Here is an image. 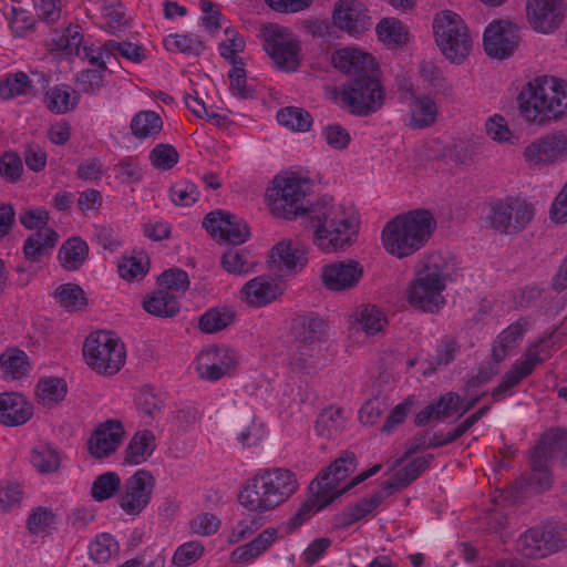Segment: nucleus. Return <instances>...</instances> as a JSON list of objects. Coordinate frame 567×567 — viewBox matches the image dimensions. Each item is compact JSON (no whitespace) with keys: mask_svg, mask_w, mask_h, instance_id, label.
Instances as JSON below:
<instances>
[{"mask_svg":"<svg viewBox=\"0 0 567 567\" xmlns=\"http://www.w3.org/2000/svg\"><path fill=\"white\" fill-rule=\"evenodd\" d=\"M308 178L293 174L276 176L274 187L268 189L267 198L272 213L285 219L301 218L315 228L313 237L320 249L336 251L350 245L355 234L354 219L347 217L342 207L334 205L332 197L323 195L309 204L307 196L311 189Z\"/></svg>","mask_w":567,"mask_h":567,"instance_id":"1","label":"nucleus"},{"mask_svg":"<svg viewBox=\"0 0 567 567\" xmlns=\"http://www.w3.org/2000/svg\"><path fill=\"white\" fill-rule=\"evenodd\" d=\"M436 226V219L429 209H411L385 224L381 234L382 244L390 255L402 259L422 249Z\"/></svg>","mask_w":567,"mask_h":567,"instance_id":"2","label":"nucleus"},{"mask_svg":"<svg viewBox=\"0 0 567 567\" xmlns=\"http://www.w3.org/2000/svg\"><path fill=\"white\" fill-rule=\"evenodd\" d=\"M520 114L530 123L544 125L567 115V82L538 76L517 96Z\"/></svg>","mask_w":567,"mask_h":567,"instance_id":"3","label":"nucleus"},{"mask_svg":"<svg viewBox=\"0 0 567 567\" xmlns=\"http://www.w3.org/2000/svg\"><path fill=\"white\" fill-rule=\"evenodd\" d=\"M297 489L298 481L290 470H265L247 481L238 502L248 511L267 512L285 503Z\"/></svg>","mask_w":567,"mask_h":567,"instance_id":"4","label":"nucleus"},{"mask_svg":"<svg viewBox=\"0 0 567 567\" xmlns=\"http://www.w3.org/2000/svg\"><path fill=\"white\" fill-rule=\"evenodd\" d=\"M446 269L447 266L441 258H431L408 287L409 303L423 312H437L445 305L442 292L449 279Z\"/></svg>","mask_w":567,"mask_h":567,"instance_id":"5","label":"nucleus"},{"mask_svg":"<svg viewBox=\"0 0 567 567\" xmlns=\"http://www.w3.org/2000/svg\"><path fill=\"white\" fill-rule=\"evenodd\" d=\"M380 70L348 79L340 92L341 103L355 116H369L384 104L385 91L379 79Z\"/></svg>","mask_w":567,"mask_h":567,"instance_id":"6","label":"nucleus"},{"mask_svg":"<svg viewBox=\"0 0 567 567\" xmlns=\"http://www.w3.org/2000/svg\"><path fill=\"white\" fill-rule=\"evenodd\" d=\"M435 41L442 54L452 63H462L472 50L468 28L453 11L436 13L433 21Z\"/></svg>","mask_w":567,"mask_h":567,"instance_id":"7","label":"nucleus"},{"mask_svg":"<svg viewBox=\"0 0 567 567\" xmlns=\"http://www.w3.org/2000/svg\"><path fill=\"white\" fill-rule=\"evenodd\" d=\"M86 363L99 373L113 375L125 361L124 344L109 331L90 333L83 344Z\"/></svg>","mask_w":567,"mask_h":567,"instance_id":"8","label":"nucleus"},{"mask_svg":"<svg viewBox=\"0 0 567 567\" xmlns=\"http://www.w3.org/2000/svg\"><path fill=\"white\" fill-rule=\"evenodd\" d=\"M535 208L519 197H506L492 205L491 227L504 235H517L532 221Z\"/></svg>","mask_w":567,"mask_h":567,"instance_id":"9","label":"nucleus"},{"mask_svg":"<svg viewBox=\"0 0 567 567\" xmlns=\"http://www.w3.org/2000/svg\"><path fill=\"white\" fill-rule=\"evenodd\" d=\"M519 27L508 20H494L485 29L483 47L493 59L505 60L514 54L520 42Z\"/></svg>","mask_w":567,"mask_h":567,"instance_id":"10","label":"nucleus"},{"mask_svg":"<svg viewBox=\"0 0 567 567\" xmlns=\"http://www.w3.org/2000/svg\"><path fill=\"white\" fill-rule=\"evenodd\" d=\"M264 50L280 68L295 70L298 65L297 45L285 39L284 29L274 23L264 24L260 29Z\"/></svg>","mask_w":567,"mask_h":567,"instance_id":"11","label":"nucleus"},{"mask_svg":"<svg viewBox=\"0 0 567 567\" xmlns=\"http://www.w3.org/2000/svg\"><path fill=\"white\" fill-rule=\"evenodd\" d=\"M333 24L350 35H359L372 25L365 4L358 0H338L332 12Z\"/></svg>","mask_w":567,"mask_h":567,"instance_id":"12","label":"nucleus"},{"mask_svg":"<svg viewBox=\"0 0 567 567\" xmlns=\"http://www.w3.org/2000/svg\"><path fill=\"white\" fill-rule=\"evenodd\" d=\"M526 11L532 28L542 33L554 32L566 16L564 0H527Z\"/></svg>","mask_w":567,"mask_h":567,"instance_id":"13","label":"nucleus"},{"mask_svg":"<svg viewBox=\"0 0 567 567\" xmlns=\"http://www.w3.org/2000/svg\"><path fill=\"white\" fill-rule=\"evenodd\" d=\"M154 485L153 475L138 470L125 482V491L120 497L121 508L130 515L140 514L150 503Z\"/></svg>","mask_w":567,"mask_h":567,"instance_id":"14","label":"nucleus"},{"mask_svg":"<svg viewBox=\"0 0 567 567\" xmlns=\"http://www.w3.org/2000/svg\"><path fill=\"white\" fill-rule=\"evenodd\" d=\"M567 152V134L555 132L535 140L524 151L525 161L529 166L554 163Z\"/></svg>","mask_w":567,"mask_h":567,"instance_id":"15","label":"nucleus"},{"mask_svg":"<svg viewBox=\"0 0 567 567\" xmlns=\"http://www.w3.org/2000/svg\"><path fill=\"white\" fill-rule=\"evenodd\" d=\"M362 276L363 267L353 259L324 265L321 272L324 287L331 291L352 289L359 284Z\"/></svg>","mask_w":567,"mask_h":567,"instance_id":"16","label":"nucleus"},{"mask_svg":"<svg viewBox=\"0 0 567 567\" xmlns=\"http://www.w3.org/2000/svg\"><path fill=\"white\" fill-rule=\"evenodd\" d=\"M550 458V446L538 444L530 456V471L525 472L519 480L522 488L530 493H542L551 485V474L548 462Z\"/></svg>","mask_w":567,"mask_h":567,"instance_id":"17","label":"nucleus"},{"mask_svg":"<svg viewBox=\"0 0 567 567\" xmlns=\"http://www.w3.org/2000/svg\"><path fill=\"white\" fill-rule=\"evenodd\" d=\"M124 433V427L117 420L101 423L87 441L90 454L99 460L109 457L121 445Z\"/></svg>","mask_w":567,"mask_h":567,"instance_id":"18","label":"nucleus"},{"mask_svg":"<svg viewBox=\"0 0 567 567\" xmlns=\"http://www.w3.org/2000/svg\"><path fill=\"white\" fill-rule=\"evenodd\" d=\"M331 62L336 69L349 79L371 73L379 66L374 58L357 48H342L332 53Z\"/></svg>","mask_w":567,"mask_h":567,"instance_id":"19","label":"nucleus"},{"mask_svg":"<svg viewBox=\"0 0 567 567\" xmlns=\"http://www.w3.org/2000/svg\"><path fill=\"white\" fill-rule=\"evenodd\" d=\"M33 415V406L27 398L17 392L0 393V423L6 426H19Z\"/></svg>","mask_w":567,"mask_h":567,"instance_id":"20","label":"nucleus"},{"mask_svg":"<svg viewBox=\"0 0 567 567\" xmlns=\"http://www.w3.org/2000/svg\"><path fill=\"white\" fill-rule=\"evenodd\" d=\"M272 267L290 271L301 270L308 262V248L300 241L282 240L276 244L270 254Z\"/></svg>","mask_w":567,"mask_h":567,"instance_id":"21","label":"nucleus"},{"mask_svg":"<svg viewBox=\"0 0 567 567\" xmlns=\"http://www.w3.org/2000/svg\"><path fill=\"white\" fill-rule=\"evenodd\" d=\"M327 329L326 321L315 312L297 315L292 318L290 334L298 344L320 342Z\"/></svg>","mask_w":567,"mask_h":567,"instance_id":"22","label":"nucleus"},{"mask_svg":"<svg viewBox=\"0 0 567 567\" xmlns=\"http://www.w3.org/2000/svg\"><path fill=\"white\" fill-rule=\"evenodd\" d=\"M241 293L250 305L262 307L280 297L284 287L269 276H258L244 285Z\"/></svg>","mask_w":567,"mask_h":567,"instance_id":"23","label":"nucleus"},{"mask_svg":"<svg viewBox=\"0 0 567 567\" xmlns=\"http://www.w3.org/2000/svg\"><path fill=\"white\" fill-rule=\"evenodd\" d=\"M461 398L456 392L440 395L422 409L414 417L416 426H425L433 420H445L461 409Z\"/></svg>","mask_w":567,"mask_h":567,"instance_id":"24","label":"nucleus"},{"mask_svg":"<svg viewBox=\"0 0 567 567\" xmlns=\"http://www.w3.org/2000/svg\"><path fill=\"white\" fill-rule=\"evenodd\" d=\"M384 499L382 492H377L371 497H362L354 505H349L342 512L333 516L332 524L338 529H344L352 524L359 522L375 508H378Z\"/></svg>","mask_w":567,"mask_h":567,"instance_id":"25","label":"nucleus"},{"mask_svg":"<svg viewBox=\"0 0 567 567\" xmlns=\"http://www.w3.org/2000/svg\"><path fill=\"white\" fill-rule=\"evenodd\" d=\"M334 480L331 471L323 470L309 484V492L318 501L319 508H326L348 492L347 485L339 488L340 482Z\"/></svg>","mask_w":567,"mask_h":567,"instance_id":"26","label":"nucleus"},{"mask_svg":"<svg viewBox=\"0 0 567 567\" xmlns=\"http://www.w3.org/2000/svg\"><path fill=\"white\" fill-rule=\"evenodd\" d=\"M89 245L81 237L68 238L59 248L58 260L68 271L79 270L89 257Z\"/></svg>","mask_w":567,"mask_h":567,"instance_id":"27","label":"nucleus"},{"mask_svg":"<svg viewBox=\"0 0 567 567\" xmlns=\"http://www.w3.org/2000/svg\"><path fill=\"white\" fill-rule=\"evenodd\" d=\"M155 450L156 442L154 433L150 430L137 431L126 446L124 464H142Z\"/></svg>","mask_w":567,"mask_h":567,"instance_id":"28","label":"nucleus"},{"mask_svg":"<svg viewBox=\"0 0 567 567\" xmlns=\"http://www.w3.org/2000/svg\"><path fill=\"white\" fill-rule=\"evenodd\" d=\"M143 308L152 316L173 318L179 312L181 303L174 295L165 289L158 288L145 297Z\"/></svg>","mask_w":567,"mask_h":567,"instance_id":"29","label":"nucleus"},{"mask_svg":"<svg viewBox=\"0 0 567 567\" xmlns=\"http://www.w3.org/2000/svg\"><path fill=\"white\" fill-rule=\"evenodd\" d=\"M435 102L427 95L413 96L410 103V127L422 130L430 127L436 120Z\"/></svg>","mask_w":567,"mask_h":567,"instance_id":"30","label":"nucleus"},{"mask_svg":"<svg viewBox=\"0 0 567 567\" xmlns=\"http://www.w3.org/2000/svg\"><path fill=\"white\" fill-rule=\"evenodd\" d=\"M130 127L140 140L155 138L163 128V120L155 111H140L133 116Z\"/></svg>","mask_w":567,"mask_h":567,"instance_id":"31","label":"nucleus"},{"mask_svg":"<svg viewBox=\"0 0 567 567\" xmlns=\"http://www.w3.org/2000/svg\"><path fill=\"white\" fill-rule=\"evenodd\" d=\"M542 527H533L522 534L516 540V550L527 558H543L548 556L547 546Z\"/></svg>","mask_w":567,"mask_h":567,"instance_id":"32","label":"nucleus"},{"mask_svg":"<svg viewBox=\"0 0 567 567\" xmlns=\"http://www.w3.org/2000/svg\"><path fill=\"white\" fill-rule=\"evenodd\" d=\"M55 301L66 311H81L87 306L85 291L73 282L60 285L53 292Z\"/></svg>","mask_w":567,"mask_h":567,"instance_id":"33","label":"nucleus"},{"mask_svg":"<svg viewBox=\"0 0 567 567\" xmlns=\"http://www.w3.org/2000/svg\"><path fill=\"white\" fill-rule=\"evenodd\" d=\"M377 35L386 45L402 47L409 41L405 25L395 18H383L377 24Z\"/></svg>","mask_w":567,"mask_h":567,"instance_id":"34","label":"nucleus"},{"mask_svg":"<svg viewBox=\"0 0 567 567\" xmlns=\"http://www.w3.org/2000/svg\"><path fill=\"white\" fill-rule=\"evenodd\" d=\"M39 402L44 406L52 408L63 401L66 395V382L61 378L41 379L37 386Z\"/></svg>","mask_w":567,"mask_h":567,"instance_id":"35","label":"nucleus"},{"mask_svg":"<svg viewBox=\"0 0 567 567\" xmlns=\"http://www.w3.org/2000/svg\"><path fill=\"white\" fill-rule=\"evenodd\" d=\"M235 312L227 307L212 308L204 312L198 320V328L204 333H215L233 323Z\"/></svg>","mask_w":567,"mask_h":567,"instance_id":"36","label":"nucleus"},{"mask_svg":"<svg viewBox=\"0 0 567 567\" xmlns=\"http://www.w3.org/2000/svg\"><path fill=\"white\" fill-rule=\"evenodd\" d=\"M277 121L296 132H308L313 123L312 115L307 110L297 106L280 109L277 112Z\"/></svg>","mask_w":567,"mask_h":567,"instance_id":"37","label":"nucleus"},{"mask_svg":"<svg viewBox=\"0 0 567 567\" xmlns=\"http://www.w3.org/2000/svg\"><path fill=\"white\" fill-rule=\"evenodd\" d=\"M30 93H33L32 80L22 71L8 74L0 81V97L2 100H11Z\"/></svg>","mask_w":567,"mask_h":567,"instance_id":"38","label":"nucleus"},{"mask_svg":"<svg viewBox=\"0 0 567 567\" xmlns=\"http://www.w3.org/2000/svg\"><path fill=\"white\" fill-rule=\"evenodd\" d=\"M543 362L544 359L537 353L527 352L523 361L515 363L512 369L503 375V380L513 389L525 378L529 377L535 368Z\"/></svg>","mask_w":567,"mask_h":567,"instance_id":"39","label":"nucleus"},{"mask_svg":"<svg viewBox=\"0 0 567 567\" xmlns=\"http://www.w3.org/2000/svg\"><path fill=\"white\" fill-rule=\"evenodd\" d=\"M121 487V478L115 472H105L99 475L91 487V496L103 502L113 497Z\"/></svg>","mask_w":567,"mask_h":567,"instance_id":"40","label":"nucleus"},{"mask_svg":"<svg viewBox=\"0 0 567 567\" xmlns=\"http://www.w3.org/2000/svg\"><path fill=\"white\" fill-rule=\"evenodd\" d=\"M342 410L330 406L317 417L315 429L318 435L332 437L343 427Z\"/></svg>","mask_w":567,"mask_h":567,"instance_id":"41","label":"nucleus"},{"mask_svg":"<svg viewBox=\"0 0 567 567\" xmlns=\"http://www.w3.org/2000/svg\"><path fill=\"white\" fill-rule=\"evenodd\" d=\"M83 35L80 33L79 25H70L65 29L64 33L58 39H52V51L62 52L66 55H80Z\"/></svg>","mask_w":567,"mask_h":567,"instance_id":"42","label":"nucleus"},{"mask_svg":"<svg viewBox=\"0 0 567 567\" xmlns=\"http://www.w3.org/2000/svg\"><path fill=\"white\" fill-rule=\"evenodd\" d=\"M103 51L106 52V59L120 54L133 63H141L146 58L142 45L128 41L107 40L103 44Z\"/></svg>","mask_w":567,"mask_h":567,"instance_id":"43","label":"nucleus"},{"mask_svg":"<svg viewBox=\"0 0 567 567\" xmlns=\"http://www.w3.org/2000/svg\"><path fill=\"white\" fill-rule=\"evenodd\" d=\"M71 94L68 85L54 86L44 96L47 107L55 114H64L76 106L78 97L70 100Z\"/></svg>","mask_w":567,"mask_h":567,"instance_id":"44","label":"nucleus"},{"mask_svg":"<svg viewBox=\"0 0 567 567\" xmlns=\"http://www.w3.org/2000/svg\"><path fill=\"white\" fill-rule=\"evenodd\" d=\"M59 235L54 229H48V236L44 241H35L33 238H27L23 244V256L27 260L39 262L42 257L50 254V250L56 245Z\"/></svg>","mask_w":567,"mask_h":567,"instance_id":"45","label":"nucleus"},{"mask_svg":"<svg viewBox=\"0 0 567 567\" xmlns=\"http://www.w3.org/2000/svg\"><path fill=\"white\" fill-rule=\"evenodd\" d=\"M204 360L216 362L226 375L230 374L238 364L236 351L228 347H217L200 352V361Z\"/></svg>","mask_w":567,"mask_h":567,"instance_id":"46","label":"nucleus"},{"mask_svg":"<svg viewBox=\"0 0 567 567\" xmlns=\"http://www.w3.org/2000/svg\"><path fill=\"white\" fill-rule=\"evenodd\" d=\"M0 365L6 373L19 378L28 371V357L22 350L9 349L0 355Z\"/></svg>","mask_w":567,"mask_h":567,"instance_id":"47","label":"nucleus"},{"mask_svg":"<svg viewBox=\"0 0 567 567\" xmlns=\"http://www.w3.org/2000/svg\"><path fill=\"white\" fill-rule=\"evenodd\" d=\"M229 224H225L220 238L233 246L246 243L250 237L248 224L240 217L229 214Z\"/></svg>","mask_w":567,"mask_h":567,"instance_id":"48","label":"nucleus"},{"mask_svg":"<svg viewBox=\"0 0 567 567\" xmlns=\"http://www.w3.org/2000/svg\"><path fill=\"white\" fill-rule=\"evenodd\" d=\"M358 322L367 334H375L386 323L384 313L375 306H362L358 311Z\"/></svg>","mask_w":567,"mask_h":567,"instance_id":"49","label":"nucleus"},{"mask_svg":"<svg viewBox=\"0 0 567 567\" xmlns=\"http://www.w3.org/2000/svg\"><path fill=\"white\" fill-rule=\"evenodd\" d=\"M120 550L118 543L110 534H101L90 545V555L96 563H107Z\"/></svg>","mask_w":567,"mask_h":567,"instance_id":"50","label":"nucleus"},{"mask_svg":"<svg viewBox=\"0 0 567 567\" xmlns=\"http://www.w3.org/2000/svg\"><path fill=\"white\" fill-rule=\"evenodd\" d=\"M322 508H319V503L311 495L308 499L301 503L296 514L287 522L282 523L281 528L286 534H291L308 522L312 515Z\"/></svg>","mask_w":567,"mask_h":567,"instance_id":"51","label":"nucleus"},{"mask_svg":"<svg viewBox=\"0 0 567 567\" xmlns=\"http://www.w3.org/2000/svg\"><path fill=\"white\" fill-rule=\"evenodd\" d=\"M179 159V154L171 144H157L150 153L151 164L162 171L172 169Z\"/></svg>","mask_w":567,"mask_h":567,"instance_id":"52","label":"nucleus"},{"mask_svg":"<svg viewBox=\"0 0 567 567\" xmlns=\"http://www.w3.org/2000/svg\"><path fill=\"white\" fill-rule=\"evenodd\" d=\"M248 251L238 249L235 246L228 248L221 256V267L230 274L243 275L250 271L247 260Z\"/></svg>","mask_w":567,"mask_h":567,"instance_id":"53","label":"nucleus"},{"mask_svg":"<svg viewBox=\"0 0 567 567\" xmlns=\"http://www.w3.org/2000/svg\"><path fill=\"white\" fill-rule=\"evenodd\" d=\"M482 153V144L472 140H460L450 150V158L456 164L467 165Z\"/></svg>","mask_w":567,"mask_h":567,"instance_id":"54","label":"nucleus"},{"mask_svg":"<svg viewBox=\"0 0 567 567\" xmlns=\"http://www.w3.org/2000/svg\"><path fill=\"white\" fill-rule=\"evenodd\" d=\"M457 352V343L453 339H444L436 350V354L427 360L429 368L423 372L424 375H429L437 370L442 365L450 364Z\"/></svg>","mask_w":567,"mask_h":567,"instance_id":"55","label":"nucleus"},{"mask_svg":"<svg viewBox=\"0 0 567 567\" xmlns=\"http://www.w3.org/2000/svg\"><path fill=\"white\" fill-rule=\"evenodd\" d=\"M158 285L159 289L168 292L169 290L184 292L189 286L188 274L179 268H169L158 277Z\"/></svg>","mask_w":567,"mask_h":567,"instance_id":"56","label":"nucleus"},{"mask_svg":"<svg viewBox=\"0 0 567 567\" xmlns=\"http://www.w3.org/2000/svg\"><path fill=\"white\" fill-rule=\"evenodd\" d=\"M245 65H236L228 72L230 80L229 90L236 96L248 100L255 99V90L247 86V74L244 69Z\"/></svg>","mask_w":567,"mask_h":567,"instance_id":"57","label":"nucleus"},{"mask_svg":"<svg viewBox=\"0 0 567 567\" xmlns=\"http://www.w3.org/2000/svg\"><path fill=\"white\" fill-rule=\"evenodd\" d=\"M171 198L175 205L190 206L199 196L197 186L190 181L174 184L169 189Z\"/></svg>","mask_w":567,"mask_h":567,"instance_id":"58","label":"nucleus"},{"mask_svg":"<svg viewBox=\"0 0 567 567\" xmlns=\"http://www.w3.org/2000/svg\"><path fill=\"white\" fill-rule=\"evenodd\" d=\"M23 165L20 156L14 152H6L0 156V176L8 183L20 179Z\"/></svg>","mask_w":567,"mask_h":567,"instance_id":"59","label":"nucleus"},{"mask_svg":"<svg viewBox=\"0 0 567 567\" xmlns=\"http://www.w3.org/2000/svg\"><path fill=\"white\" fill-rule=\"evenodd\" d=\"M246 42L244 37L234 34V38H227L218 45V51L221 58L229 62L233 66L245 65L243 58L237 53L245 50Z\"/></svg>","mask_w":567,"mask_h":567,"instance_id":"60","label":"nucleus"},{"mask_svg":"<svg viewBox=\"0 0 567 567\" xmlns=\"http://www.w3.org/2000/svg\"><path fill=\"white\" fill-rule=\"evenodd\" d=\"M31 462L41 473H52L60 466V457L55 450L43 446L32 453Z\"/></svg>","mask_w":567,"mask_h":567,"instance_id":"61","label":"nucleus"},{"mask_svg":"<svg viewBox=\"0 0 567 567\" xmlns=\"http://www.w3.org/2000/svg\"><path fill=\"white\" fill-rule=\"evenodd\" d=\"M169 38L172 41L167 40L165 42L166 47L168 49H175L186 55L198 56L205 50L204 43L198 39L192 38L190 35L175 34L171 35Z\"/></svg>","mask_w":567,"mask_h":567,"instance_id":"62","label":"nucleus"},{"mask_svg":"<svg viewBox=\"0 0 567 567\" xmlns=\"http://www.w3.org/2000/svg\"><path fill=\"white\" fill-rule=\"evenodd\" d=\"M322 136L327 144L336 151H343L348 148L351 142L350 133L339 123H332L324 126L322 130Z\"/></svg>","mask_w":567,"mask_h":567,"instance_id":"63","label":"nucleus"},{"mask_svg":"<svg viewBox=\"0 0 567 567\" xmlns=\"http://www.w3.org/2000/svg\"><path fill=\"white\" fill-rule=\"evenodd\" d=\"M548 555L567 546V527L565 525H546L542 527Z\"/></svg>","mask_w":567,"mask_h":567,"instance_id":"64","label":"nucleus"}]
</instances>
